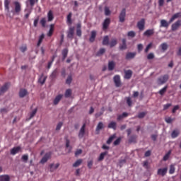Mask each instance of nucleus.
<instances>
[{"mask_svg": "<svg viewBox=\"0 0 181 181\" xmlns=\"http://www.w3.org/2000/svg\"><path fill=\"white\" fill-rule=\"evenodd\" d=\"M168 80H169V75L165 74L157 79V84H158V86H162L163 84H165Z\"/></svg>", "mask_w": 181, "mask_h": 181, "instance_id": "f257e3e1", "label": "nucleus"}, {"mask_svg": "<svg viewBox=\"0 0 181 181\" xmlns=\"http://www.w3.org/2000/svg\"><path fill=\"white\" fill-rule=\"evenodd\" d=\"M125 16H127V10L123 8L119 16V21L121 22V23L125 22Z\"/></svg>", "mask_w": 181, "mask_h": 181, "instance_id": "f03ea898", "label": "nucleus"}, {"mask_svg": "<svg viewBox=\"0 0 181 181\" xmlns=\"http://www.w3.org/2000/svg\"><path fill=\"white\" fill-rule=\"evenodd\" d=\"M14 6H15L14 13H16V15H19V13H21V11H22L21 3L18 1H15Z\"/></svg>", "mask_w": 181, "mask_h": 181, "instance_id": "7ed1b4c3", "label": "nucleus"}, {"mask_svg": "<svg viewBox=\"0 0 181 181\" xmlns=\"http://www.w3.org/2000/svg\"><path fill=\"white\" fill-rule=\"evenodd\" d=\"M180 26H181V20H177L175 23H174L171 25V30H173V32H175V30H177L179 28H180Z\"/></svg>", "mask_w": 181, "mask_h": 181, "instance_id": "20e7f679", "label": "nucleus"}, {"mask_svg": "<svg viewBox=\"0 0 181 181\" xmlns=\"http://www.w3.org/2000/svg\"><path fill=\"white\" fill-rule=\"evenodd\" d=\"M52 158V153L50 152L46 153L40 160V163H46L49 159Z\"/></svg>", "mask_w": 181, "mask_h": 181, "instance_id": "39448f33", "label": "nucleus"}, {"mask_svg": "<svg viewBox=\"0 0 181 181\" xmlns=\"http://www.w3.org/2000/svg\"><path fill=\"white\" fill-rule=\"evenodd\" d=\"M113 80L116 87H121V76L119 75L115 76Z\"/></svg>", "mask_w": 181, "mask_h": 181, "instance_id": "423d86ee", "label": "nucleus"}, {"mask_svg": "<svg viewBox=\"0 0 181 181\" xmlns=\"http://www.w3.org/2000/svg\"><path fill=\"white\" fill-rule=\"evenodd\" d=\"M86 134V124H83L81 127L79 133H78V139H81V138H83L84 135Z\"/></svg>", "mask_w": 181, "mask_h": 181, "instance_id": "0eeeda50", "label": "nucleus"}, {"mask_svg": "<svg viewBox=\"0 0 181 181\" xmlns=\"http://www.w3.org/2000/svg\"><path fill=\"white\" fill-rule=\"evenodd\" d=\"M9 86V83H6L1 88H0V95H2V94H4V93H6V91H8Z\"/></svg>", "mask_w": 181, "mask_h": 181, "instance_id": "6e6552de", "label": "nucleus"}, {"mask_svg": "<svg viewBox=\"0 0 181 181\" xmlns=\"http://www.w3.org/2000/svg\"><path fill=\"white\" fill-rule=\"evenodd\" d=\"M168 173V167H165L164 168H160L158 170L157 175H159L160 176H165Z\"/></svg>", "mask_w": 181, "mask_h": 181, "instance_id": "1a4fd4ad", "label": "nucleus"}, {"mask_svg": "<svg viewBox=\"0 0 181 181\" xmlns=\"http://www.w3.org/2000/svg\"><path fill=\"white\" fill-rule=\"evenodd\" d=\"M137 28L140 30H144V29H145V19L142 18L137 23Z\"/></svg>", "mask_w": 181, "mask_h": 181, "instance_id": "9d476101", "label": "nucleus"}, {"mask_svg": "<svg viewBox=\"0 0 181 181\" xmlns=\"http://www.w3.org/2000/svg\"><path fill=\"white\" fill-rule=\"evenodd\" d=\"M67 37L69 39H74V27H70L67 32Z\"/></svg>", "mask_w": 181, "mask_h": 181, "instance_id": "9b49d317", "label": "nucleus"}, {"mask_svg": "<svg viewBox=\"0 0 181 181\" xmlns=\"http://www.w3.org/2000/svg\"><path fill=\"white\" fill-rule=\"evenodd\" d=\"M154 34H155V29L152 28V29L146 30L144 33V36H147V37H149L153 35Z\"/></svg>", "mask_w": 181, "mask_h": 181, "instance_id": "f8f14e48", "label": "nucleus"}, {"mask_svg": "<svg viewBox=\"0 0 181 181\" xmlns=\"http://www.w3.org/2000/svg\"><path fill=\"white\" fill-rule=\"evenodd\" d=\"M110 23H111V19L110 18H106L103 23V30H105L108 29V26H110Z\"/></svg>", "mask_w": 181, "mask_h": 181, "instance_id": "ddd939ff", "label": "nucleus"}, {"mask_svg": "<svg viewBox=\"0 0 181 181\" xmlns=\"http://www.w3.org/2000/svg\"><path fill=\"white\" fill-rule=\"evenodd\" d=\"M97 37V31L93 30L90 33V37L89 38V42L90 43H93V42L95 40V37Z\"/></svg>", "mask_w": 181, "mask_h": 181, "instance_id": "4468645a", "label": "nucleus"}, {"mask_svg": "<svg viewBox=\"0 0 181 181\" xmlns=\"http://www.w3.org/2000/svg\"><path fill=\"white\" fill-rule=\"evenodd\" d=\"M160 28H166V29H168L169 28V25H170L171 23H168L166 20L163 19L160 21Z\"/></svg>", "mask_w": 181, "mask_h": 181, "instance_id": "2eb2a0df", "label": "nucleus"}, {"mask_svg": "<svg viewBox=\"0 0 181 181\" xmlns=\"http://www.w3.org/2000/svg\"><path fill=\"white\" fill-rule=\"evenodd\" d=\"M132 77V71L129 69L124 71V78L126 80H129Z\"/></svg>", "mask_w": 181, "mask_h": 181, "instance_id": "dca6fc26", "label": "nucleus"}, {"mask_svg": "<svg viewBox=\"0 0 181 181\" xmlns=\"http://www.w3.org/2000/svg\"><path fill=\"white\" fill-rule=\"evenodd\" d=\"M107 155H108V151H106L102 152L98 158V162H102V160H104V158H105Z\"/></svg>", "mask_w": 181, "mask_h": 181, "instance_id": "f3484780", "label": "nucleus"}, {"mask_svg": "<svg viewBox=\"0 0 181 181\" xmlns=\"http://www.w3.org/2000/svg\"><path fill=\"white\" fill-rule=\"evenodd\" d=\"M54 19V16L53 15V11L49 10L47 13V21L48 22H52Z\"/></svg>", "mask_w": 181, "mask_h": 181, "instance_id": "a211bd4d", "label": "nucleus"}, {"mask_svg": "<svg viewBox=\"0 0 181 181\" xmlns=\"http://www.w3.org/2000/svg\"><path fill=\"white\" fill-rule=\"evenodd\" d=\"M76 35L79 37H81L82 32H81V24L78 23L76 25Z\"/></svg>", "mask_w": 181, "mask_h": 181, "instance_id": "6ab92c4d", "label": "nucleus"}, {"mask_svg": "<svg viewBox=\"0 0 181 181\" xmlns=\"http://www.w3.org/2000/svg\"><path fill=\"white\" fill-rule=\"evenodd\" d=\"M54 32V24H51L49 25V30L47 33V36L49 37H52L53 35V33Z\"/></svg>", "mask_w": 181, "mask_h": 181, "instance_id": "aec40b11", "label": "nucleus"}, {"mask_svg": "<svg viewBox=\"0 0 181 181\" xmlns=\"http://www.w3.org/2000/svg\"><path fill=\"white\" fill-rule=\"evenodd\" d=\"M136 56V52H128L126 54V59L129 60V59H134Z\"/></svg>", "mask_w": 181, "mask_h": 181, "instance_id": "412c9836", "label": "nucleus"}, {"mask_svg": "<svg viewBox=\"0 0 181 181\" xmlns=\"http://www.w3.org/2000/svg\"><path fill=\"white\" fill-rule=\"evenodd\" d=\"M60 166V163H57L55 165L54 163L49 165V170L50 172H54L56 169H57Z\"/></svg>", "mask_w": 181, "mask_h": 181, "instance_id": "4be33fe9", "label": "nucleus"}, {"mask_svg": "<svg viewBox=\"0 0 181 181\" xmlns=\"http://www.w3.org/2000/svg\"><path fill=\"white\" fill-rule=\"evenodd\" d=\"M27 94H28V90L26 89H21L19 91L20 98H23V97L26 96Z\"/></svg>", "mask_w": 181, "mask_h": 181, "instance_id": "5701e85b", "label": "nucleus"}, {"mask_svg": "<svg viewBox=\"0 0 181 181\" xmlns=\"http://www.w3.org/2000/svg\"><path fill=\"white\" fill-rule=\"evenodd\" d=\"M180 16H181L180 13H177L174 14L170 19L169 23H172V22H173L175 20L177 19V18H180Z\"/></svg>", "mask_w": 181, "mask_h": 181, "instance_id": "b1692460", "label": "nucleus"}, {"mask_svg": "<svg viewBox=\"0 0 181 181\" xmlns=\"http://www.w3.org/2000/svg\"><path fill=\"white\" fill-rule=\"evenodd\" d=\"M180 16H181L180 13H177L174 14L170 19L169 23H172V22H173L175 20L177 19V18H180Z\"/></svg>", "mask_w": 181, "mask_h": 181, "instance_id": "393cba45", "label": "nucleus"}, {"mask_svg": "<svg viewBox=\"0 0 181 181\" xmlns=\"http://www.w3.org/2000/svg\"><path fill=\"white\" fill-rule=\"evenodd\" d=\"M21 151V146L14 147L11 150V155H16Z\"/></svg>", "mask_w": 181, "mask_h": 181, "instance_id": "a878e982", "label": "nucleus"}, {"mask_svg": "<svg viewBox=\"0 0 181 181\" xmlns=\"http://www.w3.org/2000/svg\"><path fill=\"white\" fill-rule=\"evenodd\" d=\"M62 98H63V95H58L57 96H56L54 100V105H57V104L60 103V100H62Z\"/></svg>", "mask_w": 181, "mask_h": 181, "instance_id": "bb28decb", "label": "nucleus"}, {"mask_svg": "<svg viewBox=\"0 0 181 181\" xmlns=\"http://www.w3.org/2000/svg\"><path fill=\"white\" fill-rule=\"evenodd\" d=\"M115 67V62H114V61H110L108 63V70H110V71H112V70H114Z\"/></svg>", "mask_w": 181, "mask_h": 181, "instance_id": "cd10ccee", "label": "nucleus"}, {"mask_svg": "<svg viewBox=\"0 0 181 181\" xmlns=\"http://www.w3.org/2000/svg\"><path fill=\"white\" fill-rule=\"evenodd\" d=\"M103 46H107L110 45V37H108V35H106L103 37Z\"/></svg>", "mask_w": 181, "mask_h": 181, "instance_id": "c85d7f7f", "label": "nucleus"}, {"mask_svg": "<svg viewBox=\"0 0 181 181\" xmlns=\"http://www.w3.org/2000/svg\"><path fill=\"white\" fill-rule=\"evenodd\" d=\"M0 181H11V177H9L8 175H1Z\"/></svg>", "mask_w": 181, "mask_h": 181, "instance_id": "c756f323", "label": "nucleus"}, {"mask_svg": "<svg viewBox=\"0 0 181 181\" xmlns=\"http://www.w3.org/2000/svg\"><path fill=\"white\" fill-rule=\"evenodd\" d=\"M107 128L114 129V131H115V129H117V122H111L110 123H109Z\"/></svg>", "mask_w": 181, "mask_h": 181, "instance_id": "7c9ffc66", "label": "nucleus"}, {"mask_svg": "<svg viewBox=\"0 0 181 181\" xmlns=\"http://www.w3.org/2000/svg\"><path fill=\"white\" fill-rule=\"evenodd\" d=\"M47 78L46 76H44L43 75H42L38 79V83H40V84H42V86H43V84L46 83Z\"/></svg>", "mask_w": 181, "mask_h": 181, "instance_id": "2f4dec72", "label": "nucleus"}, {"mask_svg": "<svg viewBox=\"0 0 181 181\" xmlns=\"http://www.w3.org/2000/svg\"><path fill=\"white\" fill-rule=\"evenodd\" d=\"M71 16H73V13L71 12L69 13L66 17V23L68 25H71V23H73V21H71Z\"/></svg>", "mask_w": 181, "mask_h": 181, "instance_id": "473e14b6", "label": "nucleus"}, {"mask_svg": "<svg viewBox=\"0 0 181 181\" xmlns=\"http://www.w3.org/2000/svg\"><path fill=\"white\" fill-rule=\"evenodd\" d=\"M172 150L168 151V153L163 156V160H164V162H166V160H168L169 158H170Z\"/></svg>", "mask_w": 181, "mask_h": 181, "instance_id": "72a5a7b5", "label": "nucleus"}, {"mask_svg": "<svg viewBox=\"0 0 181 181\" xmlns=\"http://www.w3.org/2000/svg\"><path fill=\"white\" fill-rule=\"evenodd\" d=\"M67 54H69V49H67V48H65L62 50V60H66Z\"/></svg>", "mask_w": 181, "mask_h": 181, "instance_id": "f704fd0d", "label": "nucleus"}, {"mask_svg": "<svg viewBox=\"0 0 181 181\" xmlns=\"http://www.w3.org/2000/svg\"><path fill=\"white\" fill-rule=\"evenodd\" d=\"M122 45L119 46L120 50H125L127 49V40L122 39Z\"/></svg>", "mask_w": 181, "mask_h": 181, "instance_id": "c9c22d12", "label": "nucleus"}, {"mask_svg": "<svg viewBox=\"0 0 181 181\" xmlns=\"http://www.w3.org/2000/svg\"><path fill=\"white\" fill-rule=\"evenodd\" d=\"M9 4H11V0H4V7L7 12H9Z\"/></svg>", "mask_w": 181, "mask_h": 181, "instance_id": "e433bc0d", "label": "nucleus"}, {"mask_svg": "<svg viewBox=\"0 0 181 181\" xmlns=\"http://www.w3.org/2000/svg\"><path fill=\"white\" fill-rule=\"evenodd\" d=\"M104 128V124L103 122H100L96 127V132H100V129H103Z\"/></svg>", "mask_w": 181, "mask_h": 181, "instance_id": "4c0bfd02", "label": "nucleus"}, {"mask_svg": "<svg viewBox=\"0 0 181 181\" xmlns=\"http://www.w3.org/2000/svg\"><path fill=\"white\" fill-rule=\"evenodd\" d=\"M81 163H83V160H82V159H78V160H77L73 164V166H74V168H78V166H80V165H81Z\"/></svg>", "mask_w": 181, "mask_h": 181, "instance_id": "58836bf2", "label": "nucleus"}, {"mask_svg": "<svg viewBox=\"0 0 181 181\" xmlns=\"http://www.w3.org/2000/svg\"><path fill=\"white\" fill-rule=\"evenodd\" d=\"M148 114V112H139L137 115V118H139L140 119H142V118H145V116Z\"/></svg>", "mask_w": 181, "mask_h": 181, "instance_id": "ea45409f", "label": "nucleus"}, {"mask_svg": "<svg viewBox=\"0 0 181 181\" xmlns=\"http://www.w3.org/2000/svg\"><path fill=\"white\" fill-rule=\"evenodd\" d=\"M175 170H176V168H175V165H170V170H169L170 175H173V173H175Z\"/></svg>", "mask_w": 181, "mask_h": 181, "instance_id": "a19ab883", "label": "nucleus"}, {"mask_svg": "<svg viewBox=\"0 0 181 181\" xmlns=\"http://www.w3.org/2000/svg\"><path fill=\"white\" fill-rule=\"evenodd\" d=\"M43 39H45V35H41L39 37L38 42L37 44V46L39 47L40 45H42V42H43Z\"/></svg>", "mask_w": 181, "mask_h": 181, "instance_id": "79ce46f5", "label": "nucleus"}, {"mask_svg": "<svg viewBox=\"0 0 181 181\" xmlns=\"http://www.w3.org/2000/svg\"><path fill=\"white\" fill-rule=\"evenodd\" d=\"M168 90V86H165L164 88H163L161 90H159V94L160 95H163L165 93H166V90Z\"/></svg>", "mask_w": 181, "mask_h": 181, "instance_id": "37998d69", "label": "nucleus"}, {"mask_svg": "<svg viewBox=\"0 0 181 181\" xmlns=\"http://www.w3.org/2000/svg\"><path fill=\"white\" fill-rule=\"evenodd\" d=\"M66 98H69V97H71V89H67L65 92Z\"/></svg>", "mask_w": 181, "mask_h": 181, "instance_id": "c03bdc74", "label": "nucleus"}, {"mask_svg": "<svg viewBox=\"0 0 181 181\" xmlns=\"http://www.w3.org/2000/svg\"><path fill=\"white\" fill-rule=\"evenodd\" d=\"M126 102H127V104L129 107L132 106V100H131L130 97H127L126 98Z\"/></svg>", "mask_w": 181, "mask_h": 181, "instance_id": "a18cd8bd", "label": "nucleus"}, {"mask_svg": "<svg viewBox=\"0 0 181 181\" xmlns=\"http://www.w3.org/2000/svg\"><path fill=\"white\" fill-rule=\"evenodd\" d=\"M40 25L42 28H46V18H42L40 21Z\"/></svg>", "mask_w": 181, "mask_h": 181, "instance_id": "49530a36", "label": "nucleus"}, {"mask_svg": "<svg viewBox=\"0 0 181 181\" xmlns=\"http://www.w3.org/2000/svg\"><path fill=\"white\" fill-rule=\"evenodd\" d=\"M105 53V49L104 48H101L97 52L96 56H101L102 54H104Z\"/></svg>", "mask_w": 181, "mask_h": 181, "instance_id": "de8ad7c7", "label": "nucleus"}, {"mask_svg": "<svg viewBox=\"0 0 181 181\" xmlns=\"http://www.w3.org/2000/svg\"><path fill=\"white\" fill-rule=\"evenodd\" d=\"M105 15L106 16H109V15H111V11H110V8L107 6L105 7Z\"/></svg>", "mask_w": 181, "mask_h": 181, "instance_id": "09e8293b", "label": "nucleus"}, {"mask_svg": "<svg viewBox=\"0 0 181 181\" xmlns=\"http://www.w3.org/2000/svg\"><path fill=\"white\" fill-rule=\"evenodd\" d=\"M178 136H179V132L176 130H174L171 134L172 138H177Z\"/></svg>", "mask_w": 181, "mask_h": 181, "instance_id": "8fccbe9b", "label": "nucleus"}, {"mask_svg": "<svg viewBox=\"0 0 181 181\" xmlns=\"http://www.w3.org/2000/svg\"><path fill=\"white\" fill-rule=\"evenodd\" d=\"M160 47H161L162 50H163V51L168 50V44L165 42H163L160 45Z\"/></svg>", "mask_w": 181, "mask_h": 181, "instance_id": "3c124183", "label": "nucleus"}, {"mask_svg": "<svg viewBox=\"0 0 181 181\" xmlns=\"http://www.w3.org/2000/svg\"><path fill=\"white\" fill-rule=\"evenodd\" d=\"M36 112H37V108H35L34 110L32 111V112L30 115V119H31V118H33V117L36 115Z\"/></svg>", "mask_w": 181, "mask_h": 181, "instance_id": "603ef678", "label": "nucleus"}, {"mask_svg": "<svg viewBox=\"0 0 181 181\" xmlns=\"http://www.w3.org/2000/svg\"><path fill=\"white\" fill-rule=\"evenodd\" d=\"M129 142H136V136L134 135L129 137Z\"/></svg>", "mask_w": 181, "mask_h": 181, "instance_id": "864d4df0", "label": "nucleus"}, {"mask_svg": "<svg viewBox=\"0 0 181 181\" xmlns=\"http://www.w3.org/2000/svg\"><path fill=\"white\" fill-rule=\"evenodd\" d=\"M148 60H152V59H155V54L151 52L147 55Z\"/></svg>", "mask_w": 181, "mask_h": 181, "instance_id": "5fc2aeb1", "label": "nucleus"}, {"mask_svg": "<svg viewBox=\"0 0 181 181\" xmlns=\"http://www.w3.org/2000/svg\"><path fill=\"white\" fill-rule=\"evenodd\" d=\"M23 162H25V163H26V162H28V159H29V156L28 155H23L21 158Z\"/></svg>", "mask_w": 181, "mask_h": 181, "instance_id": "6e6d98bb", "label": "nucleus"}, {"mask_svg": "<svg viewBox=\"0 0 181 181\" xmlns=\"http://www.w3.org/2000/svg\"><path fill=\"white\" fill-rule=\"evenodd\" d=\"M110 47H114V46H117V40L115 39L112 40L110 43Z\"/></svg>", "mask_w": 181, "mask_h": 181, "instance_id": "4d7b16f0", "label": "nucleus"}, {"mask_svg": "<svg viewBox=\"0 0 181 181\" xmlns=\"http://www.w3.org/2000/svg\"><path fill=\"white\" fill-rule=\"evenodd\" d=\"M71 81H73V78H71V76H69L66 80V83L71 84Z\"/></svg>", "mask_w": 181, "mask_h": 181, "instance_id": "13d9d810", "label": "nucleus"}, {"mask_svg": "<svg viewBox=\"0 0 181 181\" xmlns=\"http://www.w3.org/2000/svg\"><path fill=\"white\" fill-rule=\"evenodd\" d=\"M62 127H63V122H59L56 127V131H60Z\"/></svg>", "mask_w": 181, "mask_h": 181, "instance_id": "bf43d9fd", "label": "nucleus"}, {"mask_svg": "<svg viewBox=\"0 0 181 181\" xmlns=\"http://www.w3.org/2000/svg\"><path fill=\"white\" fill-rule=\"evenodd\" d=\"M151 47H152V42L149 43V44L146 46V49H145V50H144L145 53H148V52H149V49H151Z\"/></svg>", "mask_w": 181, "mask_h": 181, "instance_id": "052dcab7", "label": "nucleus"}, {"mask_svg": "<svg viewBox=\"0 0 181 181\" xmlns=\"http://www.w3.org/2000/svg\"><path fill=\"white\" fill-rule=\"evenodd\" d=\"M115 138V136H111L107 141V144L110 145L112 141H114V139Z\"/></svg>", "mask_w": 181, "mask_h": 181, "instance_id": "680f3d73", "label": "nucleus"}, {"mask_svg": "<svg viewBox=\"0 0 181 181\" xmlns=\"http://www.w3.org/2000/svg\"><path fill=\"white\" fill-rule=\"evenodd\" d=\"M173 121H175V119H172L171 117L165 118V122H167V124H172Z\"/></svg>", "mask_w": 181, "mask_h": 181, "instance_id": "e2e57ef3", "label": "nucleus"}, {"mask_svg": "<svg viewBox=\"0 0 181 181\" xmlns=\"http://www.w3.org/2000/svg\"><path fill=\"white\" fill-rule=\"evenodd\" d=\"M127 36H129V37H135V32L134 31H129L127 33Z\"/></svg>", "mask_w": 181, "mask_h": 181, "instance_id": "0e129e2a", "label": "nucleus"}, {"mask_svg": "<svg viewBox=\"0 0 181 181\" xmlns=\"http://www.w3.org/2000/svg\"><path fill=\"white\" fill-rule=\"evenodd\" d=\"M137 49H138L139 53H140V52H142V49H144V45H142V44H139L137 45Z\"/></svg>", "mask_w": 181, "mask_h": 181, "instance_id": "69168bd1", "label": "nucleus"}, {"mask_svg": "<svg viewBox=\"0 0 181 181\" xmlns=\"http://www.w3.org/2000/svg\"><path fill=\"white\" fill-rule=\"evenodd\" d=\"M170 107H172V103H168L163 105L164 111L168 110Z\"/></svg>", "mask_w": 181, "mask_h": 181, "instance_id": "338daca9", "label": "nucleus"}, {"mask_svg": "<svg viewBox=\"0 0 181 181\" xmlns=\"http://www.w3.org/2000/svg\"><path fill=\"white\" fill-rule=\"evenodd\" d=\"M121 142V139L120 138H118L117 139H116L115 141H114V145L115 146H117V145H119Z\"/></svg>", "mask_w": 181, "mask_h": 181, "instance_id": "774afa93", "label": "nucleus"}]
</instances>
